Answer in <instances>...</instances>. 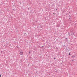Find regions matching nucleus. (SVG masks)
I'll use <instances>...</instances> for the list:
<instances>
[{
	"label": "nucleus",
	"mask_w": 77,
	"mask_h": 77,
	"mask_svg": "<svg viewBox=\"0 0 77 77\" xmlns=\"http://www.w3.org/2000/svg\"><path fill=\"white\" fill-rule=\"evenodd\" d=\"M0 77H1V75H0Z\"/></svg>",
	"instance_id": "39448f33"
},
{
	"label": "nucleus",
	"mask_w": 77,
	"mask_h": 77,
	"mask_svg": "<svg viewBox=\"0 0 77 77\" xmlns=\"http://www.w3.org/2000/svg\"><path fill=\"white\" fill-rule=\"evenodd\" d=\"M53 14H54V13H53Z\"/></svg>",
	"instance_id": "0eeeda50"
},
{
	"label": "nucleus",
	"mask_w": 77,
	"mask_h": 77,
	"mask_svg": "<svg viewBox=\"0 0 77 77\" xmlns=\"http://www.w3.org/2000/svg\"><path fill=\"white\" fill-rule=\"evenodd\" d=\"M66 39H67V38H66Z\"/></svg>",
	"instance_id": "423d86ee"
},
{
	"label": "nucleus",
	"mask_w": 77,
	"mask_h": 77,
	"mask_svg": "<svg viewBox=\"0 0 77 77\" xmlns=\"http://www.w3.org/2000/svg\"><path fill=\"white\" fill-rule=\"evenodd\" d=\"M69 55L70 56H71V54H70V53H69Z\"/></svg>",
	"instance_id": "f03ea898"
},
{
	"label": "nucleus",
	"mask_w": 77,
	"mask_h": 77,
	"mask_svg": "<svg viewBox=\"0 0 77 77\" xmlns=\"http://www.w3.org/2000/svg\"><path fill=\"white\" fill-rule=\"evenodd\" d=\"M70 51V50H69L68 51Z\"/></svg>",
	"instance_id": "7ed1b4c3"
},
{
	"label": "nucleus",
	"mask_w": 77,
	"mask_h": 77,
	"mask_svg": "<svg viewBox=\"0 0 77 77\" xmlns=\"http://www.w3.org/2000/svg\"><path fill=\"white\" fill-rule=\"evenodd\" d=\"M54 59H56V58H54Z\"/></svg>",
	"instance_id": "20e7f679"
},
{
	"label": "nucleus",
	"mask_w": 77,
	"mask_h": 77,
	"mask_svg": "<svg viewBox=\"0 0 77 77\" xmlns=\"http://www.w3.org/2000/svg\"><path fill=\"white\" fill-rule=\"evenodd\" d=\"M20 55H23V52H21L20 53Z\"/></svg>",
	"instance_id": "f257e3e1"
}]
</instances>
